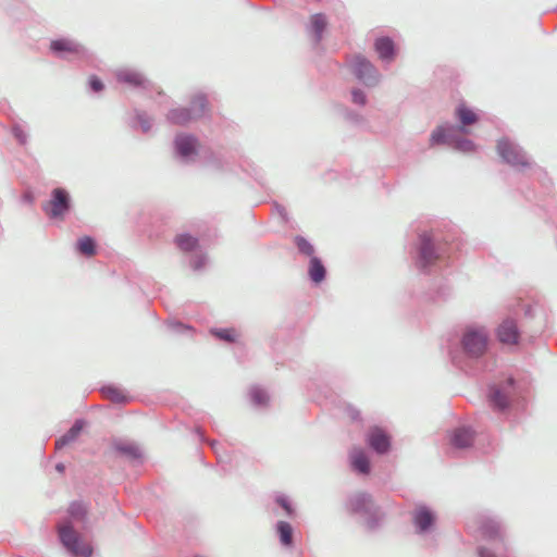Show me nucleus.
<instances>
[{
  "label": "nucleus",
  "instance_id": "f257e3e1",
  "mask_svg": "<svg viewBox=\"0 0 557 557\" xmlns=\"http://www.w3.org/2000/svg\"><path fill=\"white\" fill-rule=\"evenodd\" d=\"M490 346V332L483 325H467L462 330L459 346L449 350L451 363L466 373H470L471 362L481 360Z\"/></svg>",
  "mask_w": 557,
  "mask_h": 557
},
{
  "label": "nucleus",
  "instance_id": "f03ea898",
  "mask_svg": "<svg viewBox=\"0 0 557 557\" xmlns=\"http://www.w3.org/2000/svg\"><path fill=\"white\" fill-rule=\"evenodd\" d=\"M440 236L432 231H422L418 234L413 247V264L419 273L431 274L442 257Z\"/></svg>",
  "mask_w": 557,
  "mask_h": 557
},
{
  "label": "nucleus",
  "instance_id": "7ed1b4c3",
  "mask_svg": "<svg viewBox=\"0 0 557 557\" xmlns=\"http://www.w3.org/2000/svg\"><path fill=\"white\" fill-rule=\"evenodd\" d=\"M346 507L351 515L362 519L368 531H376L385 518V512L368 492H357L348 496Z\"/></svg>",
  "mask_w": 557,
  "mask_h": 557
},
{
  "label": "nucleus",
  "instance_id": "20e7f679",
  "mask_svg": "<svg viewBox=\"0 0 557 557\" xmlns=\"http://www.w3.org/2000/svg\"><path fill=\"white\" fill-rule=\"evenodd\" d=\"M521 394V382L516 380L512 375L499 379L497 382L488 384L486 388L488 405L497 412L509 410Z\"/></svg>",
  "mask_w": 557,
  "mask_h": 557
},
{
  "label": "nucleus",
  "instance_id": "39448f33",
  "mask_svg": "<svg viewBox=\"0 0 557 557\" xmlns=\"http://www.w3.org/2000/svg\"><path fill=\"white\" fill-rule=\"evenodd\" d=\"M497 152L505 163L518 172H524L525 170L542 172V170L530 160L522 147L509 138L504 137L497 141Z\"/></svg>",
  "mask_w": 557,
  "mask_h": 557
},
{
  "label": "nucleus",
  "instance_id": "423d86ee",
  "mask_svg": "<svg viewBox=\"0 0 557 557\" xmlns=\"http://www.w3.org/2000/svg\"><path fill=\"white\" fill-rule=\"evenodd\" d=\"M458 133L456 125L449 123L440 125L432 132L430 145H448L460 152H473L475 150V144L471 139L460 137Z\"/></svg>",
  "mask_w": 557,
  "mask_h": 557
},
{
  "label": "nucleus",
  "instance_id": "0eeeda50",
  "mask_svg": "<svg viewBox=\"0 0 557 557\" xmlns=\"http://www.w3.org/2000/svg\"><path fill=\"white\" fill-rule=\"evenodd\" d=\"M58 535L60 543L72 556L90 557L92 555V547L83 542L71 521L58 525Z\"/></svg>",
  "mask_w": 557,
  "mask_h": 557
},
{
  "label": "nucleus",
  "instance_id": "6e6552de",
  "mask_svg": "<svg viewBox=\"0 0 557 557\" xmlns=\"http://www.w3.org/2000/svg\"><path fill=\"white\" fill-rule=\"evenodd\" d=\"M51 52L63 60H76L90 62L92 52L76 40L70 38H58L50 42Z\"/></svg>",
  "mask_w": 557,
  "mask_h": 557
},
{
  "label": "nucleus",
  "instance_id": "1a4fd4ad",
  "mask_svg": "<svg viewBox=\"0 0 557 557\" xmlns=\"http://www.w3.org/2000/svg\"><path fill=\"white\" fill-rule=\"evenodd\" d=\"M173 156L184 165H189L199 154V140L194 134L177 133L173 139Z\"/></svg>",
  "mask_w": 557,
  "mask_h": 557
},
{
  "label": "nucleus",
  "instance_id": "9d476101",
  "mask_svg": "<svg viewBox=\"0 0 557 557\" xmlns=\"http://www.w3.org/2000/svg\"><path fill=\"white\" fill-rule=\"evenodd\" d=\"M72 207L70 193L63 187H57L51 190L49 201L42 205V211L50 220H63Z\"/></svg>",
  "mask_w": 557,
  "mask_h": 557
},
{
  "label": "nucleus",
  "instance_id": "9b49d317",
  "mask_svg": "<svg viewBox=\"0 0 557 557\" xmlns=\"http://www.w3.org/2000/svg\"><path fill=\"white\" fill-rule=\"evenodd\" d=\"M436 513L426 505H418L412 511V524L416 534L420 536L431 534L436 527Z\"/></svg>",
  "mask_w": 557,
  "mask_h": 557
},
{
  "label": "nucleus",
  "instance_id": "f8f14e48",
  "mask_svg": "<svg viewBox=\"0 0 557 557\" xmlns=\"http://www.w3.org/2000/svg\"><path fill=\"white\" fill-rule=\"evenodd\" d=\"M352 73L358 81L372 87L379 83L380 74L375 66L364 57L356 55L351 63Z\"/></svg>",
  "mask_w": 557,
  "mask_h": 557
},
{
  "label": "nucleus",
  "instance_id": "ddd939ff",
  "mask_svg": "<svg viewBox=\"0 0 557 557\" xmlns=\"http://www.w3.org/2000/svg\"><path fill=\"white\" fill-rule=\"evenodd\" d=\"M366 442L368 446L377 455H385L391 450V436L377 425L369 429Z\"/></svg>",
  "mask_w": 557,
  "mask_h": 557
},
{
  "label": "nucleus",
  "instance_id": "4468645a",
  "mask_svg": "<svg viewBox=\"0 0 557 557\" xmlns=\"http://www.w3.org/2000/svg\"><path fill=\"white\" fill-rule=\"evenodd\" d=\"M119 83L128 85L134 89L152 90L154 85L145 75L135 70H120L115 74Z\"/></svg>",
  "mask_w": 557,
  "mask_h": 557
},
{
  "label": "nucleus",
  "instance_id": "2eb2a0df",
  "mask_svg": "<svg viewBox=\"0 0 557 557\" xmlns=\"http://www.w3.org/2000/svg\"><path fill=\"white\" fill-rule=\"evenodd\" d=\"M200 160L203 166L220 173L226 172L230 165L228 159L222 152L211 148L201 150Z\"/></svg>",
  "mask_w": 557,
  "mask_h": 557
},
{
  "label": "nucleus",
  "instance_id": "dca6fc26",
  "mask_svg": "<svg viewBox=\"0 0 557 557\" xmlns=\"http://www.w3.org/2000/svg\"><path fill=\"white\" fill-rule=\"evenodd\" d=\"M497 339L503 344H517L520 337V331L515 320L506 318L497 326L496 331Z\"/></svg>",
  "mask_w": 557,
  "mask_h": 557
},
{
  "label": "nucleus",
  "instance_id": "f3484780",
  "mask_svg": "<svg viewBox=\"0 0 557 557\" xmlns=\"http://www.w3.org/2000/svg\"><path fill=\"white\" fill-rule=\"evenodd\" d=\"M475 433L471 426L461 425L453 430L449 436L450 445L457 449H465L472 446Z\"/></svg>",
  "mask_w": 557,
  "mask_h": 557
},
{
  "label": "nucleus",
  "instance_id": "a211bd4d",
  "mask_svg": "<svg viewBox=\"0 0 557 557\" xmlns=\"http://www.w3.org/2000/svg\"><path fill=\"white\" fill-rule=\"evenodd\" d=\"M374 50L379 58L386 63L392 62L397 54L396 45L388 36L377 37L374 41Z\"/></svg>",
  "mask_w": 557,
  "mask_h": 557
},
{
  "label": "nucleus",
  "instance_id": "6ab92c4d",
  "mask_svg": "<svg viewBox=\"0 0 557 557\" xmlns=\"http://www.w3.org/2000/svg\"><path fill=\"white\" fill-rule=\"evenodd\" d=\"M326 27L327 18L324 13H314L310 16L308 30L312 35V40L315 46L321 44Z\"/></svg>",
  "mask_w": 557,
  "mask_h": 557
},
{
  "label": "nucleus",
  "instance_id": "aec40b11",
  "mask_svg": "<svg viewBox=\"0 0 557 557\" xmlns=\"http://www.w3.org/2000/svg\"><path fill=\"white\" fill-rule=\"evenodd\" d=\"M351 469L361 475H368L371 472V462L368 455L362 449H354L349 454Z\"/></svg>",
  "mask_w": 557,
  "mask_h": 557
},
{
  "label": "nucleus",
  "instance_id": "412c9836",
  "mask_svg": "<svg viewBox=\"0 0 557 557\" xmlns=\"http://www.w3.org/2000/svg\"><path fill=\"white\" fill-rule=\"evenodd\" d=\"M188 110L195 120L206 116L209 112V100L205 92H196L189 100Z\"/></svg>",
  "mask_w": 557,
  "mask_h": 557
},
{
  "label": "nucleus",
  "instance_id": "4be33fe9",
  "mask_svg": "<svg viewBox=\"0 0 557 557\" xmlns=\"http://www.w3.org/2000/svg\"><path fill=\"white\" fill-rule=\"evenodd\" d=\"M86 425V420L76 419L72 426L55 441V449H62L66 445L75 442Z\"/></svg>",
  "mask_w": 557,
  "mask_h": 557
},
{
  "label": "nucleus",
  "instance_id": "5701e85b",
  "mask_svg": "<svg viewBox=\"0 0 557 557\" xmlns=\"http://www.w3.org/2000/svg\"><path fill=\"white\" fill-rule=\"evenodd\" d=\"M456 117L459 121V126H457L458 132L467 134V126L473 125L479 121V116L474 113L470 108L465 106L463 103L459 104L455 111Z\"/></svg>",
  "mask_w": 557,
  "mask_h": 557
},
{
  "label": "nucleus",
  "instance_id": "b1692460",
  "mask_svg": "<svg viewBox=\"0 0 557 557\" xmlns=\"http://www.w3.org/2000/svg\"><path fill=\"white\" fill-rule=\"evenodd\" d=\"M128 126L133 129L140 128L144 134L151 131L153 119L144 110L134 109L133 116L127 122Z\"/></svg>",
  "mask_w": 557,
  "mask_h": 557
},
{
  "label": "nucleus",
  "instance_id": "393cba45",
  "mask_svg": "<svg viewBox=\"0 0 557 557\" xmlns=\"http://www.w3.org/2000/svg\"><path fill=\"white\" fill-rule=\"evenodd\" d=\"M326 273L327 271L322 260L319 257H311L308 265L309 280L313 284L319 285L325 280Z\"/></svg>",
  "mask_w": 557,
  "mask_h": 557
},
{
  "label": "nucleus",
  "instance_id": "a878e982",
  "mask_svg": "<svg viewBox=\"0 0 557 557\" xmlns=\"http://www.w3.org/2000/svg\"><path fill=\"white\" fill-rule=\"evenodd\" d=\"M166 121L172 125L185 126L196 121L187 107L171 109L166 114Z\"/></svg>",
  "mask_w": 557,
  "mask_h": 557
},
{
  "label": "nucleus",
  "instance_id": "bb28decb",
  "mask_svg": "<svg viewBox=\"0 0 557 557\" xmlns=\"http://www.w3.org/2000/svg\"><path fill=\"white\" fill-rule=\"evenodd\" d=\"M275 532L283 547H294V529L289 522L283 520L277 521L275 524Z\"/></svg>",
  "mask_w": 557,
  "mask_h": 557
},
{
  "label": "nucleus",
  "instance_id": "cd10ccee",
  "mask_svg": "<svg viewBox=\"0 0 557 557\" xmlns=\"http://www.w3.org/2000/svg\"><path fill=\"white\" fill-rule=\"evenodd\" d=\"M483 537L487 541H503L502 525L494 519H485L480 527Z\"/></svg>",
  "mask_w": 557,
  "mask_h": 557
},
{
  "label": "nucleus",
  "instance_id": "c85d7f7f",
  "mask_svg": "<svg viewBox=\"0 0 557 557\" xmlns=\"http://www.w3.org/2000/svg\"><path fill=\"white\" fill-rule=\"evenodd\" d=\"M337 110L338 113L343 116V119L350 125L357 127L368 126L367 119L361 113L345 106H339Z\"/></svg>",
  "mask_w": 557,
  "mask_h": 557
},
{
  "label": "nucleus",
  "instance_id": "c756f323",
  "mask_svg": "<svg viewBox=\"0 0 557 557\" xmlns=\"http://www.w3.org/2000/svg\"><path fill=\"white\" fill-rule=\"evenodd\" d=\"M100 392L104 398H108L114 404H127L131 399L122 389L113 384L102 386Z\"/></svg>",
  "mask_w": 557,
  "mask_h": 557
},
{
  "label": "nucleus",
  "instance_id": "7c9ffc66",
  "mask_svg": "<svg viewBox=\"0 0 557 557\" xmlns=\"http://www.w3.org/2000/svg\"><path fill=\"white\" fill-rule=\"evenodd\" d=\"M76 251L87 258L92 257L97 253V243L91 236H83L77 239L75 244Z\"/></svg>",
  "mask_w": 557,
  "mask_h": 557
},
{
  "label": "nucleus",
  "instance_id": "2f4dec72",
  "mask_svg": "<svg viewBox=\"0 0 557 557\" xmlns=\"http://www.w3.org/2000/svg\"><path fill=\"white\" fill-rule=\"evenodd\" d=\"M248 396L251 405L256 408L267 407L270 400L268 392L257 385L249 389Z\"/></svg>",
  "mask_w": 557,
  "mask_h": 557
},
{
  "label": "nucleus",
  "instance_id": "473e14b6",
  "mask_svg": "<svg viewBox=\"0 0 557 557\" xmlns=\"http://www.w3.org/2000/svg\"><path fill=\"white\" fill-rule=\"evenodd\" d=\"M273 499L274 503L284 510V513L287 518L294 519L296 517V508L289 496H287L284 493L277 492L274 494Z\"/></svg>",
  "mask_w": 557,
  "mask_h": 557
},
{
  "label": "nucleus",
  "instance_id": "72a5a7b5",
  "mask_svg": "<svg viewBox=\"0 0 557 557\" xmlns=\"http://www.w3.org/2000/svg\"><path fill=\"white\" fill-rule=\"evenodd\" d=\"M175 244L181 250L189 252L198 247L199 240L189 233H183L175 237Z\"/></svg>",
  "mask_w": 557,
  "mask_h": 557
},
{
  "label": "nucleus",
  "instance_id": "f704fd0d",
  "mask_svg": "<svg viewBox=\"0 0 557 557\" xmlns=\"http://www.w3.org/2000/svg\"><path fill=\"white\" fill-rule=\"evenodd\" d=\"M114 449L121 455L126 456L131 460H138L143 456L139 447L136 446L135 444L117 442L114 444Z\"/></svg>",
  "mask_w": 557,
  "mask_h": 557
},
{
  "label": "nucleus",
  "instance_id": "c9c22d12",
  "mask_svg": "<svg viewBox=\"0 0 557 557\" xmlns=\"http://www.w3.org/2000/svg\"><path fill=\"white\" fill-rule=\"evenodd\" d=\"M209 332L220 342L232 344L237 341V333L233 327H212Z\"/></svg>",
  "mask_w": 557,
  "mask_h": 557
},
{
  "label": "nucleus",
  "instance_id": "e433bc0d",
  "mask_svg": "<svg viewBox=\"0 0 557 557\" xmlns=\"http://www.w3.org/2000/svg\"><path fill=\"white\" fill-rule=\"evenodd\" d=\"M294 244L298 249V252L300 255L307 256V257H315L314 256V247L313 245L304 236L296 235L294 237Z\"/></svg>",
  "mask_w": 557,
  "mask_h": 557
},
{
  "label": "nucleus",
  "instance_id": "4c0bfd02",
  "mask_svg": "<svg viewBox=\"0 0 557 557\" xmlns=\"http://www.w3.org/2000/svg\"><path fill=\"white\" fill-rule=\"evenodd\" d=\"M69 516L73 520L82 521L87 516V508L82 502H72L67 509Z\"/></svg>",
  "mask_w": 557,
  "mask_h": 557
},
{
  "label": "nucleus",
  "instance_id": "58836bf2",
  "mask_svg": "<svg viewBox=\"0 0 557 557\" xmlns=\"http://www.w3.org/2000/svg\"><path fill=\"white\" fill-rule=\"evenodd\" d=\"M11 134L16 139L18 145L25 146L28 143V134L21 123L14 122L12 124Z\"/></svg>",
  "mask_w": 557,
  "mask_h": 557
},
{
  "label": "nucleus",
  "instance_id": "ea45409f",
  "mask_svg": "<svg viewBox=\"0 0 557 557\" xmlns=\"http://www.w3.org/2000/svg\"><path fill=\"white\" fill-rule=\"evenodd\" d=\"M166 325L171 332L176 333V334H184V333L191 334L194 331L190 325L184 324L180 321H169Z\"/></svg>",
  "mask_w": 557,
  "mask_h": 557
},
{
  "label": "nucleus",
  "instance_id": "a19ab883",
  "mask_svg": "<svg viewBox=\"0 0 557 557\" xmlns=\"http://www.w3.org/2000/svg\"><path fill=\"white\" fill-rule=\"evenodd\" d=\"M351 101L360 107H364L368 102L367 94L360 88H352L351 91Z\"/></svg>",
  "mask_w": 557,
  "mask_h": 557
},
{
  "label": "nucleus",
  "instance_id": "79ce46f5",
  "mask_svg": "<svg viewBox=\"0 0 557 557\" xmlns=\"http://www.w3.org/2000/svg\"><path fill=\"white\" fill-rule=\"evenodd\" d=\"M206 263H207V256L202 255V253L191 257V259L189 261L190 268L196 272L201 271L206 267Z\"/></svg>",
  "mask_w": 557,
  "mask_h": 557
},
{
  "label": "nucleus",
  "instance_id": "37998d69",
  "mask_svg": "<svg viewBox=\"0 0 557 557\" xmlns=\"http://www.w3.org/2000/svg\"><path fill=\"white\" fill-rule=\"evenodd\" d=\"M89 89L94 92H100L104 89V84L97 75H91L88 79Z\"/></svg>",
  "mask_w": 557,
  "mask_h": 557
},
{
  "label": "nucleus",
  "instance_id": "c03bdc74",
  "mask_svg": "<svg viewBox=\"0 0 557 557\" xmlns=\"http://www.w3.org/2000/svg\"><path fill=\"white\" fill-rule=\"evenodd\" d=\"M197 433H198V435H199V440H200V442H202V443H208V444L211 446V448L213 449V451H214L215 454H218V449H216V447L219 446V443H218L216 441H210V440H208V438L206 437V435L203 434V432H202L200 429H198V430H197Z\"/></svg>",
  "mask_w": 557,
  "mask_h": 557
},
{
  "label": "nucleus",
  "instance_id": "a18cd8bd",
  "mask_svg": "<svg viewBox=\"0 0 557 557\" xmlns=\"http://www.w3.org/2000/svg\"><path fill=\"white\" fill-rule=\"evenodd\" d=\"M347 413L350 417V419L354 420V421L361 420L360 411L358 409H356L355 407H352V406H348L347 407Z\"/></svg>",
  "mask_w": 557,
  "mask_h": 557
},
{
  "label": "nucleus",
  "instance_id": "49530a36",
  "mask_svg": "<svg viewBox=\"0 0 557 557\" xmlns=\"http://www.w3.org/2000/svg\"><path fill=\"white\" fill-rule=\"evenodd\" d=\"M478 555L479 557H496L495 553L485 546L478 547Z\"/></svg>",
  "mask_w": 557,
  "mask_h": 557
},
{
  "label": "nucleus",
  "instance_id": "de8ad7c7",
  "mask_svg": "<svg viewBox=\"0 0 557 557\" xmlns=\"http://www.w3.org/2000/svg\"><path fill=\"white\" fill-rule=\"evenodd\" d=\"M274 208H275L276 212L280 214V216L283 219V221L287 222L288 216H287L286 209L277 202H274Z\"/></svg>",
  "mask_w": 557,
  "mask_h": 557
},
{
  "label": "nucleus",
  "instance_id": "09e8293b",
  "mask_svg": "<svg viewBox=\"0 0 557 557\" xmlns=\"http://www.w3.org/2000/svg\"><path fill=\"white\" fill-rule=\"evenodd\" d=\"M55 470L59 472V473H64L65 471V465L63 462H58L55 465Z\"/></svg>",
  "mask_w": 557,
  "mask_h": 557
},
{
  "label": "nucleus",
  "instance_id": "8fccbe9b",
  "mask_svg": "<svg viewBox=\"0 0 557 557\" xmlns=\"http://www.w3.org/2000/svg\"><path fill=\"white\" fill-rule=\"evenodd\" d=\"M448 295H449V290H448V288H446L445 290H442V289H441V290H438V293H437V298H445V297H447Z\"/></svg>",
  "mask_w": 557,
  "mask_h": 557
},
{
  "label": "nucleus",
  "instance_id": "3c124183",
  "mask_svg": "<svg viewBox=\"0 0 557 557\" xmlns=\"http://www.w3.org/2000/svg\"><path fill=\"white\" fill-rule=\"evenodd\" d=\"M24 199H25L26 201H28V202H32V201H33V196H32V195L26 194V195L24 196Z\"/></svg>",
  "mask_w": 557,
  "mask_h": 557
}]
</instances>
